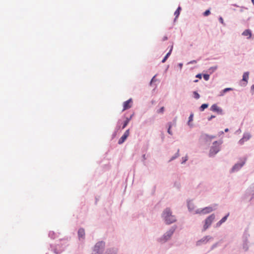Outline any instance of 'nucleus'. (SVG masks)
Segmentation results:
<instances>
[{"label": "nucleus", "instance_id": "1", "mask_svg": "<svg viewBox=\"0 0 254 254\" xmlns=\"http://www.w3.org/2000/svg\"><path fill=\"white\" fill-rule=\"evenodd\" d=\"M161 218L165 224L167 225L175 223L177 220L176 216L173 214V212L169 207H167L163 210L161 214Z\"/></svg>", "mask_w": 254, "mask_h": 254}, {"label": "nucleus", "instance_id": "2", "mask_svg": "<svg viewBox=\"0 0 254 254\" xmlns=\"http://www.w3.org/2000/svg\"><path fill=\"white\" fill-rule=\"evenodd\" d=\"M177 228V226L176 225H174L170 227L161 236L157 239V242L163 245L172 239Z\"/></svg>", "mask_w": 254, "mask_h": 254}, {"label": "nucleus", "instance_id": "3", "mask_svg": "<svg viewBox=\"0 0 254 254\" xmlns=\"http://www.w3.org/2000/svg\"><path fill=\"white\" fill-rule=\"evenodd\" d=\"M106 247V243L104 241H99L95 243L92 249L91 254H103Z\"/></svg>", "mask_w": 254, "mask_h": 254}, {"label": "nucleus", "instance_id": "4", "mask_svg": "<svg viewBox=\"0 0 254 254\" xmlns=\"http://www.w3.org/2000/svg\"><path fill=\"white\" fill-rule=\"evenodd\" d=\"M217 204H214L203 208L197 209L194 211V214H208L217 209Z\"/></svg>", "mask_w": 254, "mask_h": 254}, {"label": "nucleus", "instance_id": "5", "mask_svg": "<svg viewBox=\"0 0 254 254\" xmlns=\"http://www.w3.org/2000/svg\"><path fill=\"white\" fill-rule=\"evenodd\" d=\"M215 218V215L214 214H211L207 217H206V218L204 221V224L202 231H205L207 229H208L211 226Z\"/></svg>", "mask_w": 254, "mask_h": 254}, {"label": "nucleus", "instance_id": "6", "mask_svg": "<svg viewBox=\"0 0 254 254\" xmlns=\"http://www.w3.org/2000/svg\"><path fill=\"white\" fill-rule=\"evenodd\" d=\"M246 159H242L238 162L235 164L230 170V173H234L239 171L245 164Z\"/></svg>", "mask_w": 254, "mask_h": 254}, {"label": "nucleus", "instance_id": "7", "mask_svg": "<svg viewBox=\"0 0 254 254\" xmlns=\"http://www.w3.org/2000/svg\"><path fill=\"white\" fill-rule=\"evenodd\" d=\"M217 141H215L213 143V145L210 147L209 152V156L210 157H214L219 151L220 146L217 144Z\"/></svg>", "mask_w": 254, "mask_h": 254}, {"label": "nucleus", "instance_id": "8", "mask_svg": "<svg viewBox=\"0 0 254 254\" xmlns=\"http://www.w3.org/2000/svg\"><path fill=\"white\" fill-rule=\"evenodd\" d=\"M51 250L55 254H60L65 249V246L62 244H57L56 245H51Z\"/></svg>", "mask_w": 254, "mask_h": 254}, {"label": "nucleus", "instance_id": "9", "mask_svg": "<svg viewBox=\"0 0 254 254\" xmlns=\"http://www.w3.org/2000/svg\"><path fill=\"white\" fill-rule=\"evenodd\" d=\"M249 236V234L247 232H245L243 235L242 248L244 251L245 252L247 251L249 248V242L248 241Z\"/></svg>", "mask_w": 254, "mask_h": 254}, {"label": "nucleus", "instance_id": "10", "mask_svg": "<svg viewBox=\"0 0 254 254\" xmlns=\"http://www.w3.org/2000/svg\"><path fill=\"white\" fill-rule=\"evenodd\" d=\"M213 239V237L209 235L205 236L202 238L201 239L198 240L196 242V245L197 246H200L202 245H205L207 244L209 241L212 240Z\"/></svg>", "mask_w": 254, "mask_h": 254}, {"label": "nucleus", "instance_id": "11", "mask_svg": "<svg viewBox=\"0 0 254 254\" xmlns=\"http://www.w3.org/2000/svg\"><path fill=\"white\" fill-rule=\"evenodd\" d=\"M246 197L249 199V201H252L254 197V183L247 190Z\"/></svg>", "mask_w": 254, "mask_h": 254}, {"label": "nucleus", "instance_id": "12", "mask_svg": "<svg viewBox=\"0 0 254 254\" xmlns=\"http://www.w3.org/2000/svg\"><path fill=\"white\" fill-rule=\"evenodd\" d=\"M251 137V135L249 132H245L243 134V137L239 141V143L242 145L245 142L248 141Z\"/></svg>", "mask_w": 254, "mask_h": 254}, {"label": "nucleus", "instance_id": "13", "mask_svg": "<svg viewBox=\"0 0 254 254\" xmlns=\"http://www.w3.org/2000/svg\"><path fill=\"white\" fill-rule=\"evenodd\" d=\"M210 110L214 112H216L217 114L219 115L224 114L222 109L218 107L216 104L212 105L210 108Z\"/></svg>", "mask_w": 254, "mask_h": 254}, {"label": "nucleus", "instance_id": "14", "mask_svg": "<svg viewBox=\"0 0 254 254\" xmlns=\"http://www.w3.org/2000/svg\"><path fill=\"white\" fill-rule=\"evenodd\" d=\"M129 134V129H127L124 134L122 135V136L119 139L118 141V144H123L125 141L126 140L127 137L128 136Z\"/></svg>", "mask_w": 254, "mask_h": 254}, {"label": "nucleus", "instance_id": "15", "mask_svg": "<svg viewBox=\"0 0 254 254\" xmlns=\"http://www.w3.org/2000/svg\"><path fill=\"white\" fill-rule=\"evenodd\" d=\"M85 230L83 228H80L78 231V237L80 241H83L85 239Z\"/></svg>", "mask_w": 254, "mask_h": 254}, {"label": "nucleus", "instance_id": "16", "mask_svg": "<svg viewBox=\"0 0 254 254\" xmlns=\"http://www.w3.org/2000/svg\"><path fill=\"white\" fill-rule=\"evenodd\" d=\"M118 249L116 248H110L106 249L104 254H118Z\"/></svg>", "mask_w": 254, "mask_h": 254}, {"label": "nucleus", "instance_id": "17", "mask_svg": "<svg viewBox=\"0 0 254 254\" xmlns=\"http://www.w3.org/2000/svg\"><path fill=\"white\" fill-rule=\"evenodd\" d=\"M187 207L190 212H192L195 208V206L191 200H187Z\"/></svg>", "mask_w": 254, "mask_h": 254}, {"label": "nucleus", "instance_id": "18", "mask_svg": "<svg viewBox=\"0 0 254 254\" xmlns=\"http://www.w3.org/2000/svg\"><path fill=\"white\" fill-rule=\"evenodd\" d=\"M229 213H228L225 216H224L220 221L216 224V227H219L223 223L226 222Z\"/></svg>", "mask_w": 254, "mask_h": 254}, {"label": "nucleus", "instance_id": "19", "mask_svg": "<svg viewBox=\"0 0 254 254\" xmlns=\"http://www.w3.org/2000/svg\"><path fill=\"white\" fill-rule=\"evenodd\" d=\"M132 102V99L130 98L127 101L124 102V105H123V111H125L126 110H127L128 109H129L131 107V106L129 105V104Z\"/></svg>", "mask_w": 254, "mask_h": 254}, {"label": "nucleus", "instance_id": "20", "mask_svg": "<svg viewBox=\"0 0 254 254\" xmlns=\"http://www.w3.org/2000/svg\"><path fill=\"white\" fill-rule=\"evenodd\" d=\"M242 35L247 37V39H249L252 36V32L250 29H246L242 33Z\"/></svg>", "mask_w": 254, "mask_h": 254}, {"label": "nucleus", "instance_id": "21", "mask_svg": "<svg viewBox=\"0 0 254 254\" xmlns=\"http://www.w3.org/2000/svg\"><path fill=\"white\" fill-rule=\"evenodd\" d=\"M200 139L205 142H210L209 135L206 133H203L201 135Z\"/></svg>", "mask_w": 254, "mask_h": 254}, {"label": "nucleus", "instance_id": "22", "mask_svg": "<svg viewBox=\"0 0 254 254\" xmlns=\"http://www.w3.org/2000/svg\"><path fill=\"white\" fill-rule=\"evenodd\" d=\"M233 90L232 88H226L224 89L223 90H221L220 92V94L219 95V96H223L226 93H227L228 91H232Z\"/></svg>", "mask_w": 254, "mask_h": 254}, {"label": "nucleus", "instance_id": "23", "mask_svg": "<svg viewBox=\"0 0 254 254\" xmlns=\"http://www.w3.org/2000/svg\"><path fill=\"white\" fill-rule=\"evenodd\" d=\"M132 116H133V115H131L129 118L128 117L126 118V119L124 121L123 125L122 126V129L125 128L127 127V126L128 124L129 121L131 119Z\"/></svg>", "mask_w": 254, "mask_h": 254}, {"label": "nucleus", "instance_id": "24", "mask_svg": "<svg viewBox=\"0 0 254 254\" xmlns=\"http://www.w3.org/2000/svg\"><path fill=\"white\" fill-rule=\"evenodd\" d=\"M172 49H173V46H171V48L170 51H169V52L166 55V56L164 57V58L162 60V63H164L166 61L167 59L169 57V56H170V55L172 53Z\"/></svg>", "mask_w": 254, "mask_h": 254}, {"label": "nucleus", "instance_id": "25", "mask_svg": "<svg viewBox=\"0 0 254 254\" xmlns=\"http://www.w3.org/2000/svg\"><path fill=\"white\" fill-rule=\"evenodd\" d=\"M180 155V154H179V149L178 150L177 152L173 156H172L169 162H171L173 160L176 159V158H177Z\"/></svg>", "mask_w": 254, "mask_h": 254}, {"label": "nucleus", "instance_id": "26", "mask_svg": "<svg viewBox=\"0 0 254 254\" xmlns=\"http://www.w3.org/2000/svg\"><path fill=\"white\" fill-rule=\"evenodd\" d=\"M249 72H245L244 73L243 75V80L247 82L249 78Z\"/></svg>", "mask_w": 254, "mask_h": 254}, {"label": "nucleus", "instance_id": "27", "mask_svg": "<svg viewBox=\"0 0 254 254\" xmlns=\"http://www.w3.org/2000/svg\"><path fill=\"white\" fill-rule=\"evenodd\" d=\"M49 237L51 239H55L58 237V235L53 231H50L49 233Z\"/></svg>", "mask_w": 254, "mask_h": 254}, {"label": "nucleus", "instance_id": "28", "mask_svg": "<svg viewBox=\"0 0 254 254\" xmlns=\"http://www.w3.org/2000/svg\"><path fill=\"white\" fill-rule=\"evenodd\" d=\"M208 107V104H203L199 107V110L201 112L203 111L205 109Z\"/></svg>", "mask_w": 254, "mask_h": 254}, {"label": "nucleus", "instance_id": "29", "mask_svg": "<svg viewBox=\"0 0 254 254\" xmlns=\"http://www.w3.org/2000/svg\"><path fill=\"white\" fill-rule=\"evenodd\" d=\"M217 68L218 66L217 65L211 66L208 69V71L210 73H212L217 69Z\"/></svg>", "mask_w": 254, "mask_h": 254}, {"label": "nucleus", "instance_id": "30", "mask_svg": "<svg viewBox=\"0 0 254 254\" xmlns=\"http://www.w3.org/2000/svg\"><path fill=\"white\" fill-rule=\"evenodd\" d=\"M193 114L191 113L189 117V121H188V125L190 126H191V125L190 124V122L193 120Z\"/></svg>", "mask_w": 254, "mask_h": 254}, {"label": "nucleus", "instance_id": "31", "mask_svg": "<svg viewBox=\"0 0 254 254\" xmlns=\"http://www.w3.org/2000/svg\"><path fill=\"white\" fill-rule=\"evenodd\" d=\"M181 10V7L179 6L177 8V9L175 11V12H174L175 16H179V14H180Z\"/></svg>", "mask_w": 254, "mask_h": 254}, {"label": "nucleus", "instance_id": "32", "mask_svg": "<svg viewBox=\"0 0 254 254\" xmlns=\"http://www.w3.org/2000/svg\"><path fill=\"white\" fill-rule=\"evenodd\" d=\"M188 160V157L187 155H186L185 157H183L182 158L181 164H185Z\"/></svg>", "mask_w": 254, "mask_h": 254}, {"label": "nucleus", "instance_id": "33", "mask_svg": "<svg viewBox=\"0 0 254 254\" xmlns=\"http://www.w3.org/2000/svg\"><path fill=\"white\" fill-rule=\"evenodd\" d=\"M193 97L195 99H198L200 98L199 94L196 91H194L193 92Z\"/></svg>", "mask_w": 254, "mask_h": 254}, {"label": "nucleus", "instance_id": "34", "mask_svg": "<svg viewBox=\"0 0 254 254\" xmlns=\"http://www.w3.org/2000/svg\"><path fill=\"white\" fill-rule=\"evenodd\" d=\"M164 107H162L161 108H160L159 110L157 111V113L158 114H163L164 112Z\"/></svg>", "mask_w": 254, "mask_h": 254}, {"label": "nucleus", "instance_id": "35", "mask_svg": "<svg viewBox=\"0 0 254 254\" xmlns=\"http://www.w3.org/2000/svg\"><path fill=\"white\" fill-rule=\"evenodd\" d=\"M203 78L205 81H208L209 79L210 76L208 74H204L203 75Z\"/></svg>", "mask_w": 254, "mask_h": 254}, {"label": "nucleus", "instance_id": "36", "mask_svg": "<svg viewBox=\"0 0 254 254\" xmlns=\"http://www.w3.org/2000/svg\"><path fill=\"white\" fill-rule=\"evenodd\" d=\"M218 244V243H216L214 244L213 245H212L210 248V250H213V249H214L215 248L217 247Z\"/></svg>", "mask_w": 254, "mask_h": 254}, {"label": "nucleus", "instance_id": "37", "mask_svg": "<svg viewBox=\"0 0 254 254\" xmlns=\"http://www.w3.org/2000/svg\"><path fill=\"white\" fill-rule=\"evenodd\" d=\"M120 121L119 120L118 122V124H117V125L116 127V131H118L121 127V126L120 125Z\"/></svg>", "mask_w": 254, "mask_h": 254}, {"label": "nucleus", "instance_id": "38", "mask_svg": "<svg viewBox=\"0 0 254 254\" xmlns=\"http://www.w3.org/2000/svg\"><path fill=\"white\" fill-rule=\"evenodd\" d=\"M197 62V60H192L188 63L187 64H196Z\"/></svg>", "mask_w": 254, "mask_h": 254}, {"label": "nucleus", "instance_id": "39", "mask_svg": "<svg viewBox=\"0 0 254 254\" xmlns=\"http://www.w3.org/2000/svg\"><path fill=\"white\" fill-rule=\"evenodd\" d=\"M174 186L179 189L180 188L181 185L180 183L176 182L174 184Z\"/></svg>", "mask_w": 254, "mask_h": 254}, {"label": "nucleus", "instance_id": "40", "mask_svg": "<svg viewBox=\"0 0 254 254\" xmlns=\"http://www.w3.org/2000/svg\"><path fill=\"white\" fill-rule=\"evenodd\" d=\"M219 21L222 23L223 25H225L224 22V21H223V19L222 18V17H219Z\"/></svg>", "mask_w": 254, "mask_h": 254}, {"label": "nucleus", "instance_id": "41", "mask_svg": "<svg viewBox=\"0 0 254 254\" xmlns=\"http://www.w3.org/2000/svg\"><path fill=\"white\" fill-rule=\"evenodd\" d=\"M210 14V12L209 10H206L204 12V14L205 15H209V14Z\"/></svg>", "mask_w": 254, "mask_h": 254}, {"label": "nucleus", "instance_id": "42", "mask_svg": "<svg viewBox=\"0 0 254 254\" xmlns=\"http://www.w3.org/2000/svg\"><path fill=\"white\" fill-rule=\"evenodd\" d=\"M171 128H168V130H167V132L168 133L170 134V135H172L173 134V132L171 130Z\"/></svg>", "mask_w": 254, "mask_h": 254}, {"label": "nucleus", "instance_id": "43", "mask_svg": "<svg viewBox=\"0 0 254 254\" xmlns=\"http://www.w3.org/2000/svg\"><path fill=\"white\" fill-rule=\"evenodd\" d=\"M167 125L168 126V128H171L172 127L173 124L171 122H169L168 123Z\"/></svg>", "mask_w": 254, "mask_h": 254}, {"label": "nucleus", "instance_id": "44", "mask_svg": "<svg viewBox=\"0 0 254 254\" xmlns=\"http://www.w3.org/2000/svg\"><path fill=\"white\" fill-rule=\"evenodd\" d=\"M195 77L196 78H198L199 79H201L202 77V75L200 73L197 74L196 75Z\"/></svg>", "mask_w": 254, "mask_h": 254}, {"label": "nucleus", "instance_id": "45", "mask_svg": "<svg viewBox=\"0 0 254 254\" xmlns=\"http://www.w3.org/2000/svg\"><path fill=\"white\" fill-rule=\"evenodd\" d=\"M215 116L211 115L210 117L208 118V121H211L212 119L215 118Z\"/></svg>", "mask_w": 254, "mask_h": 254}, {"label": "nucleus", "instance_id": "46", "mask_svg": "<svg viewBox=\"0 0 254 254\" xmlns=\"http://www.w3.org/2000/svg\"><path fill=\"white\" fill-rule=\"evenodd\" d=\"M183 65V63H179L178 64V66L180 68V69H181L182 68Z\"/></svg>", "mask_w": 254, "mask_h": 254}, {"label": "nucleus", "instance_id": "47", "mask_svg": "<svg viewBox=\"0 0 254 254\" xmlns=\"http://www.w3.org/2000/svg\"><path fill=\"white\" fill-rule=\"evenodd\" d=\"M216 137L214 135H209V138H210V142L211 141V140L213 138H215Z\"/></svg>", "mask_w": 254, "mask_h": 254}, {"label": "nucleus", "instance_id": "48", "mask_svg": "<svg viewBox=\"0 0 254 254\" xmlns=\"http://www.w3.org/2000/svg\"><path fill=\"white\" fill-rule=\"evenodd\" d=\"M156 75H154L152 78L151 79V81L153 82H155L156 81V79H155V77H156Z\"/></svg>", "mask_w": 254, "mask_h": 254}, {"label": "nucleus", "instance_id": "49", "mask_svg": "<svg viewBox=\"0 0 254 254\" xmlns=\"http://www.w3.org/2000/svg\"><path fill=\"white\" fill-rule=\"evenodd\" d=\"M240 132H241V130L240 128H239V129H238L236 132H235V133L236 134H238V133H240Z\"/></svg>", "mask_w": 254, "mask_h": 254}, {"label": "nucleus", "instance_id": "50", "mask_svg": "<svg viewBox=\"0 0 254 254\" xmlns=\"http://www.w3.org/2000/svg\"><path fill=\"white\" fill-rule=\"evenodd\" d=\"M223 133H224V132H223V131H219V132H218V135H219V136H220V135H221L223 134Z\"/></svg>", "mask_w": 254, "mask_h": 254}, {"label": "nucleus", "instance_id": "51", "mask_svg": "<svg viewBox=\"0 0 254 254\" xmlns=\"http://www.w3.org/2000/svg\"><path fill=\"white\" fill-rule=\"evenodd\" d=\"M168 39V37L167 36H164L163 38V41H165Z\"/></svg>", "mask_w": 254, "mask_h": 254}, {"label": "nucleus", "instance_id": "52", "mask_svg": "<svg viewBox=\"0 0 254 254\" xmlns=\"http://www.w3.org/2000/svg\"><path fill=\"white\" fill-rule=\"evenodd\" d=\"M142 158H143V160H146V159L145 154H143L142 155Z\"/></svg>", "mask_w": 254, "mask_h": 254}, {"label": "nucleus", "instance_id": "53", "mask_svg": "<svg viewBox=\"0 0 254 254\" xmlns=\"http://www.w3.org/2000/svg\"><path fill=\"white\" fill-rule=\"evenodd\" d=\"M251 90H254V84L251 86Z\"/></svg>", "mask_w": 254, "mask_h": 254}, {"label": "nucleus", "instance_id": "54", "mask_svg": "<svg viewBox=\"0 0 254 254\" xmlns=\"http://www.w3.org/2000/svg\"><path fill=\"white\" fill-rule=\"evenodd\" d=\"M229 131V129L228 128H226L225 129V132H227Z\"/></svg>", "mask_w": 254, "mask_h": 254}, {"label": "nucleus", "instance_id": "55", "mask_svg": "<svg viewBox=\"0 0 254 254\" xmlns=\"http://www.w3.org/2000/svg\"><path fill=\"white\" fill-rule=\"evenodd\" d=\"M178 17H175V19H174V22H176V19H177V18Z\"/></svg>", "mask_w": 254, "mask_h": 254}, {"label": "nucleus", "instance_id": "56", "mask_svg": "<svg viewBox=\"0 0 254 254\" xmlns=\"http://www.w3.org/2000/svg\"><path fill=\"white\" fill-rule=\"evenodd\" d=\"M152 83H153V82L151 80L150 82V83H149L150 85H151Z\"/></svg>", "mask_w": 254, "mask_h": 254}, {"label": "nucleus", "instance_id": "57", "mask_svg": "<svg viewBox=\"0 0 254 254\" xmlns=\"http://www.w3.org/2000/svg\"><path fill=\"white\" fill-rule=\"evenodd\" d=\"M197 81H198V80H197V79L195 80L194 81V82H197Z\"/></svg>", "mask_w": 254, "mask_h": 254}, {"label": "nucleus", "instance_id": "58", "mask_svg": "<svg viewBox=\"0 0 254 254\" xmlns=\"http://www.w3.org/2000/svg\"><path fill=\"white\" fill-rule=\"evenodd\" d=\"M252 1L254 4V0H252Z\"/></svg>", "mask_w": 254, "mask_h": 254}]
</instances>
